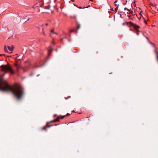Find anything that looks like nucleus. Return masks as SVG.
Listing matches in <instances>:
<instances>
[{
	"instance_id": "393cba45",
	"label": "nucleus",
	"mask_w": 158,
	"mask_h": 158,
	"mask_svg": "<svg viewBox=\"0 0 158 158\" xmlns=\"http://www.w3.org/2000/svg\"><path fill=\"white\" fill-rule=\"evenodd\" d=\"M56 117H57V114H55L53 116V117L54 118H56Z\"/></svg>"
},
{
	"instance_id": "09e8293b",
	"label": "nucleus",
	"mask_w": 158,
	"mask_h": 158,
	"mask_svg": "<svg viewBox=\"0 0 158 158\" xmlns=\"http://www.w3.org/2000/svg\"><path fill=\"white\" fill-rule=\"evenodd\" d=\"M114 3H116V2H114Z\"/></svg>"
},
{
	"instance_id": "e433bc0d",
	"label": "nucleus",
	"mask_w": 158,
	"mask_h": 158,
	"mask_svg": "<svg viewBox=\"0 0 158 158\" xmlns=\"http://www.w3.org/2000/svg\"><path fill=\"white\" fill-rule=\"evenodd\" d=\"M70 97H71L69 96L68 97V98H70Z\"/></svg>"
},
{
	"instance_id": "c85d7f7f",
	"label": "nucleus",
	"mask_w": 158,
	"mask_h": 158,
	"mask_svg": "<svg viewBox=\"0 0 158 158\" xmlns=\"http://www.w3.org/2000/svg\"><path fill=\"white\" fill-rule=\"evenodd\" d=\"M118 10V7H116V8H115V10H116V11L117 10Z\"/></svg>"
},
{
	"instance_id": "a19ab883",
	"label": "nucleus",
	"mask_w": 158,
	"mask_h": 158,
	"mask_svg": "<svg viewBox=\"0 0 158 158\" xmlns=\"http://www.w3.org/2000/svg\"><path fill=\"white\" fill-rule=\"evenodd\" d=\"M156 6V8H157L158 6Z\"/></svg>"
},
{
	"instance_id": "c03bdc74",
	"label": "nucleus",
	"mask_w": 158,
	"mask_h": 158,
	"mask_svg": "<svg viewBox=\"0 0 158 158\" xmlns=\"http://www.w3.org/2000/svg\"><path fill=\"white\" fill-rule=\"evenodd\" d=\"M130 30L131 31H132V29H130Z\"/></svg>"
},
{
	"instance_id": "4c0bfd02",
	"label": "nucleus",
	"mask_w": 158,
	"mask_h": 158,
	"mask_svg": "<svg viewBox=\"0 0 158 158\" xmlns=\"http://www.w3.org/2000/svg\"><path fill=\"white\" fill-rule=\"evenodd\" d=\"M72 112H75V111H74V110H73V111H72Z\"/></svg>"
},
{
	"instance_id": "a878e982",
	"label": "nucleus",
	"mask_w": 158,
	"mask_h": 158,
	"mask_svg": "<svg viewBox=\"0 0 158 158\" xmlns=\"http://www.w3.org/2000/svg\"><path fill=\"white\" fill-rule=\"evenodd\" d=\"M33 74V73H31L29 74V76H32Z\"/></svg>"
},
{
	"instance_id": "5701e85b",
	"label": "nucleus",
	"mask_w": 158,
	"mask_h": 158,
	"mask_svg": "<svg viewBox=\"0 0 158 158\" xmlns=\"http://www.w3.org/2000/svg\"><path fill=\"white\" fill-rule=\"evenodd\" d=\"M51 32L52 33H54V34H57L56 33H55V32H54V31L53 30H51Z\"/></svg>"
},
{
	"instance_id": "6ab92c4d",
	"label": "nucleus",
	"mask_w": 158,
	"mask_h": 158,
	"mask_svg": "<svg viewBox=\"0 0 158 158\" xmlns=\"http://www.w3.org/2000/svg\"><path fill=\"white\" fill-rule=\"evenodd\" d=\"M14 48V46L13 45H12L11 48H10V51H12L13 50Z\"/></svg>"
},
{
	"instance_id": "ea45409f",
	"label": "nucleus",
	"mask_w": 158,
	"mask_h": 158,
	"mask_svg": "<svg viewBox=\"0 0 158 158\" xmlns=\"http://www.w3.org/2000/svg\"><path fill=\"white\" fill-rule=\"evenodd\" d=\"M54 125L55 126H56L57 125V124H55Z\"/></svg>"
},
{
	"instance_id": "7ed1b4c3",
	"label": "nucleus",
	"mask_w": 158,
	"mask_h": 158,
	"mask_svg": "<svg viewBox=\"0 0 158 158\" xmlns=\"http://www.w3.org/2000/svg\"><path fill=\"white\" fill-rule=\"evenodd\" d=\"M0 70L2 72H9L10 71V66L2 65L0 67Z\"/></svg>"
},
{
	"instance_id": "39448f33",
	"label": "nucleus",
	"mask_w": 158,
	"mask_h": 158,
	"mask_svg": "<svg viewBox=\"0 0 158 158\" xmlns=\"http://www.w3.org/2000/svg\"><path fill=\"white\" fill-rule=\"evenodd\" d=\"M66 117V115L62 116L60 115L56 117L57 120H58V122H60V119H63L65 117Z\"/></svg>"
},
{
	"instance_id": "f257e3e1",
	"label": "nucleus",
	"mask_w": 158,
	"mask_h": 158,
	"mask_svg": "<svg viewBox=\"0 0 158 158\" xmlns=\"http://www.w3.org/2000/svg\"><path fill=\"white\" fill-rule=\"evenodd\" d=\"M10 92L15 99L19 101L25 95V89L20 84L15 83L13 85L10 84Z\"/></svg>"
},
{
	"instance_id": "de8ad7c7",
	"label": "nucleus",
	"mask_w": 158,
	"mask_h": 158,
	"mask_svg": "<svg viewBox=\"0 0 158 158\" xmlns=\"http://www.w3.org/2000/svg\"><path fill=\"white\" fill-rule=\"evenodd\" d=\"M79 114H81V113H79Z\"/></svg>"
},
{
	"instance_id": "1a4fd4ad",
	"label": "nucleus",
	"mask_w": 158,
	"mask_h": 158,
	"mask_svg": "<svg viewBox=\"0 0 158 158\" xmlns=\"http://www.w3.org/2000/svg\"><path fill=\"white\" fill-rule=\"evenodd\" d=\"M7 48H8L9 50L10 51V46H8L7 47L6 45H5L4 46V50L6 52H8V51L7 49Z\"/></svg>"
},
{
	"instance_id": "bb28decb",
	"label": "nucleus",
	"mask_w": 158,
	"mask_h": 158,
	"mask_svg": "<svg viewBox=\"0 0 158 158\" xmlns=\"http://www.w3.org/2000/svg\"><path fill=\"white\" fill-rule=\"evenodd\" d=\"M137 32V33H136L137 35H139V32H140V31H139V32H137Z\"/></svg>"
},
{
	"instance_id": "6e6552de",
	"label": "nucleus",
	"mask_w": 158,
	"mask_h": 158,
	"mask_svg": "<svg viewBox=\"0 0 158 158\" xmlns=\"http://www.w3.org/2000/svg\"><path fill=\"white\" fill-rule=\"evenodd\" d=\"M53 49L52 48H49L48 52V56H49L50 53L52 52Z\"/></svg>"
},
{
	"instance_id": "412c9836",
	"label": "nucleus",
	"mask_w": 158,
	"mask_h": 158,
	"mask_svg": "<svg viewBox=\"0 0 158 158\" xmlns=\"http://www.w3.org/2000/svg\"><path fill=\"white\" fill-rule=\"evenodd\" d=\"M37 4H35L32 7V8H35L37 6Z\"/></svg>"
},
{
	"instance_id": "423d86ee",
	"label": "nucleus",
	"mask_w": 158,
	"mask_h": 158,
	"mask_svg": "<svg viewBox=\"0 0 158 158\" xmlns=\"http://www.w3.org/2000/svg\"><path fill=\"white\" fill-rule=\"evenodd\" d=\"M15 69L17 70V72H19V69H20V67L19 66V65H18V64L17 63H16L15 64Z\"/></svg>"
},
{
	"instance_id": "49530a36",
	"label": "nucleus",
	"mask_w": 158,
	"mask_h": 158,
	"mask_svg": "<svg viewBox=\"0 0 158 158\" xmlns=\"http://www.w3.org/2000/svg\"><path fill=\"white\" fill-rule=\"evenodd\" d=\"M2 55H3L2 54H0V56H2Z\"/></svg>"
},
{
	"instance_id": "f704fd0d",
	"label": "nucleus",
	"mask_w": 158,
	"mask_h": 158,
	"mask_svg": "<svg viewBox=\"0 0 158 158\" xmlns=\"http://www.w3.org/2000/svg\"><path fill=\"white\" fill-rule=\"evenodd\" d=\"M48 25V23H46L45 24V25L47 26Z\"/></svg>"
},
{
	"instance_id": "a211bd4d",
	"label": "nucleus",
	"mask_w": 158,
	"mask_h": 158,
	"mask_svg": "<svg viewBox=\"0 0 158 158\" xmlns=\"http://www.w3.org/2000/svg\"><path fill=\"white\" fill-rule=\"evenodd\" d=\"M43 26H44V24H42V25H41V26H40V27H37V28H38L39 29H40H40L41 28H42H42H43L42 27Z\"/></svg>"
},
{
	"instance_id": "f8f14e48",
	"label": "nucleus",
	"mask_w": 158,
	"mask_h": 158,
	"mask_svg": "<svg viewBox=\"0 0 158 158\" xmlns=\"http://www.w3.org/2000/svg\"><path fill=\"white\" fill-rule=\"evenodd\" d=\"M148 40V41L149 42V43L151 44H152L153 46L155 48V47H156L155 46H154V44L151 43V42H150L149 41V39L148 37H145Z\"/></svg>"
},
{
	"instance_id": "72a5a7b5",
	"label": "nucleus",
	"mask_w": 158,
	"mask_h": 158,
	"mask_svg": "<svg viewBox=\"0 0 158 158\" xmlns=\"http://www.w3.org/2000/svg\"><path fill=\"white\" fill-rule=\"evenodd\" d=\"M145 23L146 24H147V21L146 20H144Z\"/></svg>"
},
{
	"instance_id": "473e14b6",
	"label": "nucleus",
	"mask_w": 158,
	"mask_h": 158,
	"mask_svg": "<svg viewBox=\"0 0 158 158\" xmlns=\"http://www.w3.org/2000/svg\"><path fill=\"white\" fill-rule=\"evenodd\" d=\"M32 67L31 66V64H30V66L29 67V68H32Z\"/></svg>"
},
{
	"instance_id": "9b49d317",
	"label": "nucleus",
	"mask_w": 158,
	"mask_h": 158,
	"mask_svg": "<svg viewBox=\"0 0 158 158\" xmlns=\"http://www.w3.org/2000/svg\"><path fill=\"white\" fill-rule=\"evenodd\" d=\"M17 54H16L15 55H13L12 56L10 55V58H12L17 60L18 58H19V56H17Z\"/></svg>"
},
{
	"instance_id": "20e7f679",
	"label": "nucleus",
	"mask_w": 158,
	"mask_h": 158,
	"mask_svg": "<svg viewBox=\"0 0 158 158\" xmlns=\"http://www.w3.org/2000/svg\"><path fill=\"white\" fill-rule=\"evenodd\" d=\"M53 126V125H48V124H47L46 125H45V126H44V127H42L41 128V129H42V130H45V131H47V129L48 128L50 127H51L52 126Z\"/></svg>"
},
{
	"instance_id": "4be33fe9",
	"label": "nucleus",
	"mask_w": 158,
	"mask_h": 158,
	"mask_svg": "<svg viewBox=\"0 0 158 158\" xmlns=\"http://www.w3.org/2000/svg\"><path fill=\"white\" fill-rule=\"evenodd\" d=\"M43 30H44V28H42V34H43L44 35H45V34L44 32V31Z\"/></svg>"
},
{
	"instance_id": "2f4dec72",
	"label": "nucleus",
	"mask_w": 158,
	"mask_h": 158,
	"mask_svg": "<svg viewBox=\"0 0 158 158\" xmlns=\"http://www.w3.org/2000/svg\"><path fill=\"white\" fill-rule=\"evenodd\" d=\"M115 6H119V5H118H118H117V4H115Z\"/></svg>"
},
{
	"instance_id": "c756f323",
	"label": "nucleus",
	"mask_w": 158,
	"mask_h": 158,
	"mask_svg": "<svg viewBox=\"0 0 158 158\" xmlns=\"http://www.w3.org/2000/svg\"><path fill=\"white\" fill-rule=\"evenodd\" d=\"M124 10H128V9L127 8H126V7H125L124 8Z\"/></svg>"
},
{
	"instance_id": "0eeeda50",
	"label": "nucleus",
	"mask_w": 158,
	"mask_h": 158,
	"mask_svg": "<svg viewBox=\"0 0 158 158\" xmlns=\"http://www.w3.org/2000/svg\"><path fill=\"white\" fill-rule=\"evenodd\" d=\"M156 56V58L157 61L158 62V51H156V48L155 47V49L154 51Z\"/></svg>"
},
{
	"instance_id": "9d476101",
	"label": "nucleus",
	"mask_w": 158,
	"mask_h": 158,
	"mask_svg": "<svg viewBox=\"0 0 158 158\" xmlns=\"http://www.w3.org/2000/svg\"><path fill=\"white\" fill-rule=\"evenodd\" d=\"M57 122H58V120H57V119L56 118L52 120L49 122H47V124H48L49 123H55Z\"/></svg>"
},
{
	"instance_id": "b1692460",
	"label": "nucleus",
	"mask_w": 158,
	"mask_h": 158,
	"mask_svg": "<svg viewBox=\"0 0 158 158\" xmlns=\"http://www.w3.org/2000/svg\"><path fill=\"white\" fill-rule=\"evenodd\" d=\"M75 31L74 29H72L70 31V32H75Z\"/></svg>"
},
{
	"instance_id": "aec40b11",
	"label": "nucleus",
	"mask_w": 158,
	"mask_h": 158,
	"mask_svg": "<svg viewBox=\"0 0 158 158\" xmlns=\"http://www.w3.org/2000/svg\"><path fill=\"white\" fill-rule=\"evenodd\" d=\"M133 11L132 10H131L129 12H127V14H130V13H131L132 14H133Z\"/></svg>"
},
{
	"instance_id": "a18cd8bd",
	"label": "nucleus",
	"mask_w": 158,
	"mask_h": 158,
	"mask_svg": "<svg viewBox=\"0 0 158 158\" xmlns=\"http://www.w3.org/2000/svg\"><path fill=\"white\" fill-rule=\"evenodd\" d=\"M12 53V52H10V53L11 54Z\"/></svg>"
},
{
	"instance_id": "ddd939ff",
	"label": "nucleus",
	"mask_w": 158,
	"mask_h": 158,
	"mask_svg": "<svg viewBox=\"0 0 158 158\" xmlns=\"http://www.w3.org/2000/svg\"><path fill=\"white\" fill-rule=\"evenodd\" d=\"M10 74H14L15 73V71L13 70L11 66H10Z\"/></svg>"
},
{
	"instance_id": "cd10ccee",
	"label": "nucleus",
	"mask_w": 158,
	"mask_h": 158,
	"mask_svg": "<svg viewBox=\"0 0 158 158\" xmlns=\"http://www.w3.org/2000/svg\"><path fill=\"white\" fill-rule=\"evenodd\" d=\"M70 115V114H69V113H67L66 115V116H69V115Z\"/></svg>"
},
{
	"instance_id": "7c9ffc66",
	"label": "nucleus",
	"mask_w": 158,
	"mask_h": 158,
	"mask_svg": "<svg viewBox=\"0 0 158 158\" xmlns=\"http://www.w3.org/2000/svg\"><path fill=\"white\" fill-rule=\"evenodd\" d=\"M131 10V9H128V10H128V11H129L130 12V11Z\"/></svg>"
},
{
	"instance_id": "4468645a",
	"label": "nucleus",
	"mask_w": 158,
	"mask_h": 158,
	"mask_svg": "<svg viewBox=\"0 0 158 158\" xmlns=\"http://www.w3.org/2000/svg\"><path fill=\"white\" fill-rule=\"evenodd\" d=\"M80 25L79 23L77 24V30L75 31V32L76 33H77V30H78L80 28Z\"/></svg>"
},
{
	"instance_id": "c9c22d12",
	"label": "nucleus",
	"mask_w": 158,
	"mask_h": 158,
	"mask_svg": "<svg viewBox=\"0 0 158 158\" xmlns=\"http://www.w3.org/2000/svg\"><path fill=\"white\" fill-rule=\"evenodd\" d=\"M64 98H65V99H68V97H65Z\"/></svg>"
},
{
	"instance_id": "58836bf2",
	"label": "nucleus",
	"mask_w": 158,
	"mask_h": 158,
	"mask_svg": "<svg viewBox=\"0 0 158 158\" xmlns=\"http://www.w3.org/2000/svg\"><path fill=\"white\" fill-rule=\"evenodd\" d=\"M30 19V18H28V19H27V21H29V20Z\"/></svg>"
},
{
	"instance_id": "37998d69",
	"label": "nucleus",
	"mask_w": 158,
	"mask_h": 158,
	"mask_svg": "<svg viewBox=\"0 0 158 158\" xmlns=\"http://www.w3.org/2000/svg\"><path fill=\"white\" fill-rule=\"evenodd\" d=\"M156 6V8H157L158 6Z\"/></svg>"
},
{
	"instance_id": "f3484780",
	"label": "nucleus",
	"mask_w": 158,
	"mask_h": 158,
	"mask_svg": "<svg viewBox=\"0 0 158 158\" xmlns=\"http://www.w3.org/2000/svg\"><path fill=\"white\" fill-rule=\"evenodd\" d=\"M19 58H18L17 60H21L23 58V56H19Z\"/></svg>"
},
{
	"instance_id": "f03ea898",
	"label": "nucleus",
	"mask_w": 158,
	"mask_h": 158,
	"mask_svg": "<svg viewBox=\"0 0 158 158\" xmlns=\"http://www.w3.org/2000/svg\"><path fill=\"white\" fill-rule=\"evenodd\" d=\"M129 24H130V26L133 27L137 32H139V29L140 28V26L134 24L131 21L129 22H125L122 24V25H127Z\"/></svg>"
},
{
	"instance_id": "2eb2a0df",
	"label": "nucleus",
	"mask_w": 158,
	"mask_h": 158,
	"mask_svg": "<svg viewBox=\"0 0 158 158\" xmlns=\"http://www.w3.org/2000/svg\"><path fill=\"white\" fill-rule=\"evenodd\" d=\"M127 16L129 18V19H131L132 20L134 18L133 16H131V15H127Z\"/></svg>"
},
{
	"instance_id": "dca6fc26",
	"label": "nucleus",
	"mask_w": 158,
	"mask_h": 158,
	"mask_svg": "<svg viewBox=\"0 0 158 158\" xmlns=\"http://www.w3.org/2000/svg\"><path fill=\"white\" fill-rule=\"evenodd\" d=\"M50 7L51 6L50 5H49L47 6H45L44 8V9L49 10L50 9Z\"/></svg>"
},
{
	"instance_id": "79ce46f5",
	"label": "nucleus",
	"mask_w": 158,
	"mask_h": 158,
	"mask_svg": "<svg viewBox=\"0 0 158 158\" xmlns=\"http://www.w3.org/2000/svg\"><path fill=\"white\" fill-rule=\"evenodd\" d=\"M156 6V8H157L158 6Z\"/></svg>"
}]
</instances>
